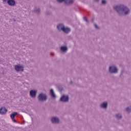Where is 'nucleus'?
<instances>
[{"label":"nucleus","mask_w":131,"mask_h":131,"mask_svg":"<svg viewBox=\"0 0 131 131\" xmlns=\"http://www.w3.org/2000/svg\"><path fill=\"white\" fill-rule=\"evenodd\" d=\"M94 2H95V3H99V2H100V0H94Z\"/></svg>","instance_id":"obj_28"},{"label":"nucleus","mask_w":131,"mask_h":131,"mask_svg":"<svg viewBox=\"0 0 131 131\" xmlns=\"http://www.w3.org/2000/svg\"><path fill=\"white\" fill-rule=\"evenodd\" d=\"M50 95L51 97V98H52V99H56V98H57V96L56 95V94H55V92L54 91V89H51L50 90Z\"/></svg>","instance_id":"obj_10"},{"label":"nucleus","mask_w":131,"mask_h":131,"mask_svg":"<svg viewBox=\"0 0 131 131\" xmlns=\"http://www.w3.org/2000/svg\"><path fill=\"white\" fill-rule=\"evenodd\" d=\"M7 3L9 6H15V4H16V2H15V0H8Z\"/></svg>","instance_id":"obj_16"},{"label":"nucleus","mask_w":131,"mask_h":131,"mask_svg":"<svg viewBox=\"0 0 131 131\" xmlns=\"http://www.w3.org/2000/svg\"><path fill=\"white\" fill-rule=\"evenodd\" d=\"M58 4H62L64 3V5H72L69 0H56Z\"/></svg>","instance_id":"obj_9"},{"label":"nucleus","mask_w":131,"mask_h":131,"mask_svg":"<svg viewBox=\"0 0 131 131\" xmlns=\"http://www.w3.org/2000/svg\"><path fill=\"white\" fill-rule=\"evenodd\" d=\"M64 26L65 25H64L63 24H59L57 26L56 28L59 31H62Z\"/></svg>","instance_id":"obj_13"},{"label":"nucleus","mask_w":131,"mask_h":131,"mask_svg":"<svg viewBox=\"0 0 131 131\" xmlns=\"http://www.w3.org/2000/svg\"><path fill=\"white\" fill-rule=\"evenodd\" d=\"M118 68L115 65L110 66L108 67V72L111 74H116L118 73Z\"/></svg>","instance_id":"obj_3"},{"label":"nucleus","mask_w":131,"mask_h":131,"mask_svg":"<svg viewBox=\"0 0 131 131\" xmlns=\"http://www.w3.org/2000/svg\"><path fill=\"white\" fill-rule=\"evenodd\" d=\"M95 27L96 29H100V27H99L97 24H95Z\"/></svg>","instance_id":"obj_27"},{"label":"nucleus","mask_w":131,"mask_h":131,"mask_svg":"<svg viewBox=\"0 0 131 131\" xmlns=\"http://www.w3.org/2000/svg\"><path fill=\"white\" fill-rule=\"evenodd\" d=\"M100 107L101 108H102V109H107V108H108V102H103L100 104Z\"/></svg>","instance_id":"obj_14"},{"label":"nucleus","mask_w":131,"mask_h":131,"mask_svg":"<svg viewBox=\"0 0 131 131\" xmlns=\"http://www.w3.org/2000/svg\"><path fill=\"white\" fill-rule=\"evenodd\" d=\"M37 99L39 102H46L48 100V95L47 94L41 92L38 95Z\"/></svg>","instance_id":"obj_2"},{"label":"nucleus","mask_w":131,"mask_h":131,"mask_svg":"<svg viewBox=\"0 0 131 131\" xmlns=\"http://www.w3.org/2000/svg\"><path fill=\"white\" fill-rule=\"evenodd\" d=\"M101 4H102V5H106V4H107V1L102 0L101 1Z\"/></svg>","instance_id":"obj_22"},{"label":"nucleus","mask_w":131,"mask_h":131,"mask_svg":"<svg viewBox=\"0 0 131 131\" xmlns=\"http://www.w3.org/2000/svg\"><path fill=\"white\" fill-rule=\"evenodd\" d=\"M115 118L119 120V119H122V115L120 114H117L115 115Z\"/></svg>","instance_id":"obj_17"},{"label":"nucleus","mask_w":131,"mask_h":131,"mask_svg":"<svg viewBox=\"0 0 131 131\" xmlns=\"http://www.w3.org/2000/svg\"><path fill=\"white\" fill-rule=\"evenodd\" d=\"M51 56H54V54L51 53Z\"/></svg>","instance_id":"obj_31"},{"label":"nucleus","mask_w":131,"mask_h":131,"mask_svg":"<svg viewBox=\"0 0 131 131\" xmlns=\"http://www.w3.org/2000/svg\"><path fill=\"white\" fill-rule=\"evenodd\" d=\"M73 83V81L72 80H71L70 82V84H72Z\"/></svg>","instance_id":"obj_29"},{"label":"nucleus","mask_w":131,"mask_h":131,"mask_svg":"<svg viewBox=\"0 0 131 131\" xmlns=\"http://www.w3.org/2000/svg\"><path fill=\"white\" fill-rule=\"evenodd\" d=\"M30 95L32 98H33V90H31L30 92Z\"/></svg>","instance_id":"obj_23"},{"label":"nucleus","mask_w":131,"mask_h":131,"mask_svg":"<svg viewBox=\"0 0 131 131\" xmlns=\"http://www.w3.org/2000/svg\"><path fill=\"white\" fill-rule=\"evenodd\" d=\"M57 89L59 92H61L62 91H63V87L61 86V85H57Z\"/></svg>","instance_id":"obj_18"},{"label":"nucleus","mask_w":131,"mask_h":131,"mask_svg":"<svg viewBox=\"0 0 131 131\" xmlns=\"http://www.w3.org/2000/svg\"><path fill=\"white\" fill-rule=\"evenodd\" d=\"M34 13L36 14L37 15H40V8H39V7H35L34 9Z\"/></svg>","instance_id":"obj_12"},{"label":"nucleus","mask_w":131,"mask_h":131,"mask_svg":"<svg viewBox=\"0 0 131 131\" xmlns=\"http://www.w3.org/2000/svg\"><path fill=\"white\" fill-rule=\"evenodd\" d=\"M36 94H37V91L34 90H33V98H35V97H36Z\"/></svg>","instance_id":"obj_20"},{"label":"nucleus","mask_w":131,"mask_h":131,"mask_svg":"<svg viewBox=\"0 0 131 131\" xmlns=\"http://www.w3.org/2000/svg\"><path fill=\"white\" fill-rule=\"evenodd\" d=\"M60 50L62 53H67L68 47H67V46H61L60 47Z\"/></svg>","instance_id":"obj_11"},{"label":"nucleus","mask_w":131,"mask_h":131,"mask_svg":"<svg viewBox=\"0 0 131 131\" xmlns=\"http://www.w3.org/2000/svg\"><path fill=\"white\" fill-rule=\"evenodd\" d=\"M126 111L127 112L130 113L131 112V107L129 106H128L126 108Z\"/></svg>","instance_id":"obj_21"},{"label":"nucleus","mask_w":131,"mask_h":131,"mask_svg":"<svg viewBox=\"0 0 131 131\" xmlns=\"http://www.w3.org/2000/svg\"><path fill=\"white\" fill-rule=\"evenodd\" d=\"M45 15H47V16H50V15H51V12L49 11H47L45 12Z\"/></svg>","instance_id":"obj_24"},{"label":"nucleus","mask_w":131,"mask_h":131,"mask_svg":"<svg viewBox=\"0 0 131 131\" xmlns=\"http://www.w3.org/2000/svg\"><path fill=\"white\" fill-rule=\"evenodd\" d=\"M18 114L17 112H13L10 115V118H11L12 121L15 123H17V121L15 119V116Z\"/></svg>","instance_id":"obj_8"},{"label":"nucleus","mask_w":131,"mask_h":131,"mask_svg":"<svg viewBox=\"0 0 131 131\" xmlns=\"http://www.w3.org/2000/svg\"><path fill=\"white\" fill-rule=\"evenodd\" d=\"M114 11L117 13L118 16H126L130 14V9L124 4H119L113 6Z\"/></svg>","instance_id":"obj_1"},{"label":"nucleus","mask_w":131,"mask_h":131,"mask_svg":"<svg viewBox=\"0 0 131 131\" xmlns=\"http://www.w3.org/2000/svg\"><path fill=\"white\" fill-rule=\"evenodd\" d=\"M123 73H124V69H122L120 72L119 77H122V76H123Z\"/></svg>","instance_id":"obj_19"},{"label":"nucleus","mask_w":131,"mask_h":131,"mask_svg":"<svg viewBox=\"0 0 131 131\" xmlns=\"http://www.w3.org/2000/svg\"><path fill=\"white\" fill-rule=\"evenodd\" d=\"M62 31H63L64 34H69V33L71 32V29H70V28H69V27H65L64 26Z\"/></svg>","instance_id":"obj_6"},{"label":"nucleus","mask_w":131,"mask_h":131,"mask_svg":"<svg viewBox=\"0 0 131 131\" xmlns=\"http://www.w3.org/2000/svg\"><path fill=\"white\" fill-rule=\"evenodd\" d=\"M51 122L53 124H59L60 123V119L58 117H53L51 118Z\"/></svg>","instance_id":"obj_5"},{"label":"nucleus","mask_w":131,"mask_h":131,"mask_svg":"<svg viewBox=\"0 0 131 131\" xmlns=\"http://www.w3.org/2000/svg\"><path fill=\"white\" fill-rule=\"evenodd\" d=\"M14 69L16 71H24V67L20 65H15L14 66Z\"/></svg>","instance_id":"obj_7"},{"label":"nucleus","mask_w":131,"mask_h":131,"mask_svg":"<svg viewBox=\"0 0 131 131\" xmlns=\"http://www.w3.org/2000/svg\"><path fill=\"white\" fill-rule=\"evenodd\" d=\"M7 0H3V2H6Z\"/></svg>","instance_id":"obj_32"},{"label":"nucleus","mask_w":131,"mask_h":131,"mask_svg":"<svg viewBox=\"0 0 131 131\" xmlns=\"http://www.w3.org/2000/svg\"><path fill=\"white\" fill-rule=\"evenodd\" d=\"M94 20H95V18H93L91 20L92 22H94Z\"/></svg>","instance_id":"obj_30"},{"label":"nucleus","mask_w":131,"mask_h":131,"mask_svg":"<svg viewBox=\"0 0 131 131\" xmlns=\"http://www.w3.org/2000/svg\"><path fill=\"white\" fill-rule=\"evenodd\" d=\"M8 112V110L6 109L5 107H2L0 108V114H6L7 112Z\"/></svg>","instance_id":"obj_15"},{"label":"nucleus","mask_w":131,"mask_h":131,"mask_svg":"<svg viewBox=\"0 0 131 131\" xmlns=\"http://www.w3.org/2000/svg\"><path fill=\"white\" fill-rule=\"evenodd\" d=\"M83 20H84V21H85V22L89 23V20L88 19V18H86V17H84Z\"/></svg>","instance_id":"obj_26"},{"label":"nucleus","mask_w":131,"mask_h":131,"mask_svg":"<svg viewBox=\"0 0 131 131\" xmlns=\"http://www.w3.org/2000/svg\"><path fill=\"white\" fill-rule=\"evenodd\" d=\"M59 102H62V103H67L68 102H69V95H62L59 99Z\"/></svg>","instance_id":"obj_4"},{"label":"nucleus","mask_w":131,"mask_h":131,"mask_svg":"<svg viewBox=\"0 0 131 131\" xmlns=\"http://www.w3.org/2000/svg\"><path fill=\"white\" fill-rule=\"evenodd\" d=\"M75 1V0H69V2H70L71 5H73V3H74Z\"/></svg>","instance_id":"obj_25"}]
</instances>
